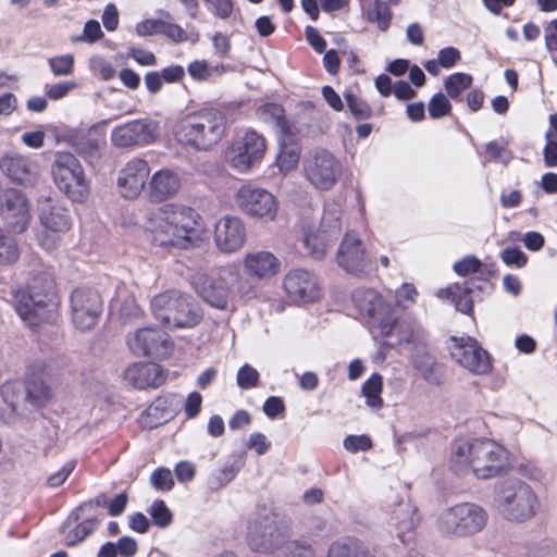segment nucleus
<instances>
[{"label":"nucleus","instance_id":"obj_1","mask_svg":"<svg viewBox=\"0 0 557 557\" xmlns=\"http://www.w3.org/2000/svg\"><path fill=\"white\" fill-rule=\"evenodd\" d=\"M147 230L156 245L188 249L202 235L201 216L190 207L168 203L152 211Z\"/></svg>","mask_w":557,"mask_h":557},{"label":"nucleus","instance_id":"obj_2","mask_svg":"<svg viewBox=\"0 0 557 557\" xmlns=\"http://www.w3.org/2000/svg\"><path fill=\"white\" fill-rule=\"evenodd\" d=\"M449 462L457 475L472 474L487 480L500 475L508 468L509 454L492 440L456 441Z\"/></svg>","mask_w":557,"mask_h":557},{"label":"nucleus","instance_id":"obj_3","mask_svg":"<svg viewBox=\"0 0 557 557\" xmlns=\"http://www.w3.org/2000/svg\"><path fill=\"white\" fill-rule=\"evenodd\" d=\"M226 124L224 112L206 108L180 119L173 127V136L187 149L209 151L223 138Z\"/></svg>","mask_w":557,"mask_h":557},{"label":"nucleus","instance_id":"obj_4","mask_svg":"<svg viewBox=\"0 0 557 557\" xmlns=\"http://www.w3.org/2000/svg\"><path fill=\"white\" fill-rule=\"evenodd\" d=\"M14 298L17 314L29 327L51 320L58 307L52 275L49 272L34 275L25 288L15 293Z\"/></svg>","mask_w":557,"mask_h":557},{"label":"nucleus","instance_id":"obj_5","mask_svg":"<svg viewBox=\"0 0 557 557\" xmlns=\"http://www.w3.org/2000/svg\"><path fill=\"white\" fill-rule=\"evenodd\" d=\"M151 310L157 320L169 327H194L201 321V312L193 298L171 289L153 297Z\"/></svg>","mask_w":557,"mask_h":557},{"label":"nucleus","instance_id":"obj_6","mask_svg":"<svg viewBox=\"0 0 557 557\" xmlns=\"http://www.w3.org/2000/svg\"><path fill=\"white\" fill-rule=\"evenodd\" d=\"M496 503L500 515L513 522H523L533 518L540 507L533 488L519 480L504 482Z\"/></svg>","mask_w":557,"mask_h":557},{"label":"nucleus","instance_id":"obj_7","mask_svg":"<svg viewBox=\"0 0 557 557\" xmlns=\"http://www.w3.org/2000/svg\"><path fill=\"white\" fill-rule=\"evenodd\" d=\"M57 188L73 202H84L90 190L89 181L79 160L71 152L58 151L51 164Z\"/></svg>","mask_w":557,"mask_h":557},{"label":"nucleus","instance_id":"obj_8","mask_svg":"<svg viewBox=\"0 0 557 557\" xmlns=\"http://www.w3.org/2000/svg\"><path fill=\"white\" fill-rule=\"evenodd\" d=\"M486 510L474 503H460L444 509L438 517V529L443 534L469 537L480 533L486 525Z\"/></svg>","mask_w":557,"mask_h":557},{"label":"nucleus","instance_id":"obj_9","mask_svg":"<svg viewBox=\"0 0 557 557\" xmlns=\"http://www.w3.org/2000/svg\"><path fill=\"white\" fill-rule=\"evenodd\" d=\"M341 161L329 150L314 148L302 159L305 178L319 190H330L342 175Z\"/></svg>","mask_w":557,"mask_h":557},{"label":"nucleus","instance_id":"obj_10","mask_svg":"<svg viewBox=\"0 0 557 557\" xmlns=\"http://www.w3.org/2000/svg\"><path fill=\"white\" fill-rule=\"evenodd\" d=\"M288 536L287 527L277 524L273 515H257L248 522L246 540L255 552L269 553L281 548Z\"/></svg>","mask_w":557,"mask_h":557},{"label":"nucleus","instance_id":"obj_11","mask_svg":"<svg viewBox=\"0 0 557 557\" xmlns=\"http://www.w3.org/2000/svg\"><path fill=\"white\" fill-rule=\"evenodd\" d=\"M267 150L265 138L253 129H248L225 151V161L239 173H246L260 163Z\"/></svg>","mask_w":557,"mask_h":557},{"label":"nucleus","instance_id":"obj_12","mask_svg":"<svg viewBox=\"0 0 557 557\" xmlns=\"http://www.w3.org/2000/svg\"><path fill=\"white\" fill-rule=\"evenodd\" d=\"M39 220L45 228L37 235L39 245L46 250H52L58 244V233H64L71 227L69 210L58 201L47 199L39 205Z\"/></svg>","mask_w":557,"mask_h":557},{"label":"nucleus","instance_id":"obj_13","mask_svg":"<svg viewBox=\"0 0 557 557\" xmlns=\"http://www.w3.org/2000/svg\"><path fill=\"white\" fill-rule=\"evenodd\" d=\"M235 201L243 212L255 219L272 221L277 214L276 198L263 188L244 185L237 190Z\"/></svg>","mask_w":557,"mask_h":557},{"label":"nucleus","instance_id":"obj_14","mask_svg":"<svg viewBox=\"0 0 557 557\" xmlns=\"http://www.w3.org/2000/svg\"><path fill=\"white\" fill-rule=\"evenodd\" d=\"M159 123L149 119L133 120L115 126L111 132V141L119 148L147 146L159 136Z\"/></svg>","mask_w":557,"mask_h":557},{"label":"nucleus","instance_id":"obj_15","mask_svg":"<svg viewBox=\"0 0 557 557\" xmlns=\"http://www.w3.org/2000/svg\"><path fill=\"white\" fill-rule=\"evenodd\" d=\"M0 215L14 233L26 231L30 214L25 195L14 188H5L0 183Z\"/></svg>","mask_w":557,"mask_h":557},{"label":"nucleus","instance_id":"obj_16","mask_svg":"<svg viewBox=\"0 0 557 557\" xmlns=\"http://www.w3.org/2000/svg\"><path fill=\"white\" fill-rule=\"evenodd\" d=\"M72 322L82 331L92 329L102 311L100 295L92 289L77 288L70 298Z\"/></svg>","mask_w":557,"mask_h":557},{"label":"nucleus","instance_id":"obj_17","mask_svg":"<svg viewBox=\"0 0 557 557\" xmlns=\"http://www.w3.org/2000/svg\"><path fill=\"white\" fill-rule=\"evenodd\" d=\"M450 346L451 358L462 368L473 374H485L491 368L487 351L472 337H453Z\"/></svg>","mask_w":557,"mask_h":557},{"label":"nucleus","instance_id":"obj_18","mask_svg":"<svg viewBox=\"0 0 557 557\" xmlns=\"http://www.w3.org/2000/svg\"><path fill=\"white\" fill-rule=\"evenodd\" d=\"M127 345L135 355L157 359L168 358L173 350L170 336L164 331L154 327L137 330L133 336H128Z\"/></svg>","mask_w":557,"mask_h":557},{"label":"nucleus","instance_id":"obj_19","mask_svg":"<svg viewBox=\"0 0 557 557\" xmlns=\"http://www.w3.org/2000/svg\"><path fill=\"white\" fill-rule=\"evenodd\" d=\"M352 301L359 312L379 324L381 333L389 336L395 326V319L389 315L391 308L385 305L382 297L373 289H356Z\"/></svg>","mask_w":557,"mask_h":557},{"label":"nucleus","instance_id":"obj_20","mask_svg":"<svg viewBox=\"0 0 557 557\" xmlns=\"http://www.w3.org/2000/svg\"><path fill=\"white\" fill-rule=\"evenodd\" d=\"M337 264L347 273L361 276L372 270V262L362 242L352 233H346L336 255Z\"/></svg>","mask_w":557,"mask_h":557},{"label":"nucleus","instance_id":"obj_21","mask_svg":"<svg viewBox=\"0 0 557 557\" xmlns=\"http://www.w3.org/2000/svg\"><path fill=\"white\" fill-rule=\"evenodd\" d=\"M283 288L295 304L312 302L320 297L318 278L305 269L288 271L283 280Z\"/></svg>","mask_w":557,"mask_h":557},{"label":"nucleus","instance_id":"obj_22","mask_svg":"<svg viewBox=\"0 0 557 557\" xmlns=\"http://www.w3.org/2000/svg\"><path fill=\"white\" fill-rule=\"evenodd\" d=\"M150 168L146 160L133 158L128 160L119 171L117 189L122 197L136 199L144 190Z\"/></svg>","mask_w":557,"mask_h":557},{"label":"nucleus","instance_id":"obj_23","mask_svg":"<svg viewBox=\"0 0 557 557\" xmlns=\"http://www.w3.org/2000/svg\"><path fill=\"white\" fill-rule=\"evenodd\" d=\"M245 240L246 228L239 218L225 215L216 222L214 243L221 252H235L244 246Z\"/></svg>","mask_w":557,"mask_h":557},{"label":"nucleus","instance_id":"obj_24","mask_svg":"<svg viewBox=\"0 0 557 557\" xmlns=\"http://www.w3.org/2000/svg\"><path fill=\"white\" fill-rule=\"evenodd\" d=\"M196 293L211 307L225 309L231 289L224 276L211 277L205 273H196L191 277Z\"/></svg>","mask_w":557,"mask_h":557},{"label":"nucleus","instance_id":"obj_25","mask_svg":"<svg viewBox=\"0 0 557 557\" xmlns=\"http://www.w3.org/2000/svg\"><path fill=\"white\" fill-rule=\"evenodd\" d=\"M243 267L250 277L269 280L281 271V261L270 251L256 250L245 255Z\"/></svg>","mask_w":557,"mask_h":557},{"label":"nucleus","instance_id":"obj_26","mask_svg":"<svg viewBox=\"0 0 557 557\" xmlns=\"http://www.w3.org/2000/svg\"><path fill=\"white\" fill-rule=\"evenodd\" d=\"M124 381L134 388L159 387L165 381L162 368L157 363L135 362L124 371Z\"/></svg>","mask_w":557,"mask_h":557},{"label":"nucleus","instance_id":"obj_27","mask_svg":"<svg viewBox=\"0 0 557 557\" xmlns=\"http://www.w3.org/2000/svg\"><path fill=\"white\" fill-rule=\"evenodd\" d=\"M180 175L169 169L154 172L148 182L147 196L151 202H162L173 198L180 190Z\"/></svg>","mask_w":557,"mask_h":557},{"label":"nucleus","instance_id":"obj_28","mask_svg":"<svg viewBox=\"0 0 557 557\" xmlns=\"http://www.w3.org/2000/svg\"><path fill=\"white\" fill-rule=\"evenodd\" d=\"M0 168L13 182L24 186H33L38 177L37 166L21 154L2 157Z\"/></svg>","mask_w":557,"mask_h":557},{"label":"nucleus","instance_id":"obj_29","mask_svg":"<svg viewBox=\"0 0 557 557\" xmlns=\"http://www.w3.org/2000/svg\"><path fill=\"white\" fill-rule=\"evenodd\" d=\"M413 368L429 384L440 386L444 383L446 373L444 364L424 350H417L412 356Z\"/></svg>","mask_w":557,"mask_h":557},{"label":"nucleus","instance_id":"obj_30","mask_svg":"<svg viewBox=\"0 0 557 557\" xmlns=\"http://www.w3.org/2000/svg\"><path fill=\"white\" fill-rule=\"evenodd\" d=\"M417 507L411 502H401L393 510L391 517V525L396 528L397 537L403 542H407L406 534L414 530L419 522Z\"/></svg>","mask_w":557,"mask_h":557},{"label":"nucleus","instance_id":"obj_31","mask_svg":"<svg viewBox=\"0 0 557 557\" xmlns=\"http://www.w3.org/2000/svg\"><path fill=\"white\" fill-rule=\"evenodd\" d=\"M474 290V282L465 281L462 284H455L451 287L438 292V296L449 299L456 309L462 313L470 314L473 308V299L471 294Z\"/></svg>","mask_w":557,"mask_h":557},{"label":"nucleus","instance_id":"obj_32","mask_svg":"<svg viewBox=\"0 0 557 557\" xmlns=\"http://www.w3.org/2000/svg\"><path fill=\"white\" fill-rule=\"evenodd\" d=\"M258 119L275 127L284 136L293 135V126L285 116V111L281 104L265 103L257 109Z\"/></svg>","mask_w":557,"mask_h":557},{"label":"nucleus","instance_id":"obj_33","mask_svg":"<svg viewBox=\"0 0 557 557\" xmlns=\"http://www.w3.org/2000/svg\"><path fill=\"white\" fill-rule=\"evenodd\" d=\"M103 143V139L96 135L94 128H90L87 133L76 135L72 139L75 151L90 163L100 158Z\"/></svg>","mask_w":557,"mask_h":557},{"label":"nucleus","instance_id":"obj_34","mask_svg":"<svg viewBox=\"0 0 557 557\" xmlns=\"http://www.w3.org/2000/svg\"><path fill=\"white\" fill-rule=\"evenodd\" d=\"M319 230L326 234L329 239H337L342 233V208L334 200H327L323 207Z\"/></svg>","mask_w":557,"mask_h":557},{"label":"nucleus","instance_id":"obj_35","mask_svg":"<svg viewBox=\"0 0 557 557\" xmlns=\"http://www.w3.org/2000/svg\"><path fill=\"white\" fill-rule=\"evenodd\" d=\"M51 391L45 384L41 376L34 373L24 383V403H28L34 407H40L50 398Z\"/></svg>","mask_w":557,"mask_h":557},{"label":"nucleus","instance_id":"obj_36","mask_svg":"<svg viewBox=\"0 0 557 557\" xmlns=\"http://www.w3.org/2000/svg\"><path fill=\"white\" fill-rule=\"evenodd\" d=\"M326 234H322L321 230L314 231L312 227L304 228V245L310 255L315 260L324 258L326 250L331 243L335 239H329Z\"/></svg>","mask_w":557,"mask_h":557},{"label":"nucleus","instance_id":"obj_37","mask_svg":"<svg viewBox=\"0 0 557 557\" xmlns=\"http://www.w3.org/2000/svg\"><path fill=\"white\" fill-rule=\"evenodd\" d=\"M327 557H375L370 554L359 541L347 539L333 543L329 549Z\"/></svg>","mask_w":557,"mask_h":557},{"label":"nucleus","instance_id":"obj_38","mask_svg":"<svg viewBox=\"0 0 557 557\" xmlns=\"http://www.w3.org/2000/svg\"><path fill=\"white\" fill-rule=\"evenodd\" d=\"M382 388L383 379L377 373L372 374L362 385L361 393L366 398V404L372 409H380L383 406Z\"/></svg>","mask_w":557,"mask_h":557},{"label":"nucleus","instance_id":"obj_39","mask_svg":"<svg viewBox=\"0 0 557 557\" xmlns=\"http://www.w3.org/2000/svg\"><path fill=\"white\" fill-rule=\"evenodd\" d=\"M368 21L375 23L377 28L386 32L391 25L392 12L388 4L382 0H373L367 10Z\"/></svg>","mask_w":557,"mask_h":557},{"label":"nucleus","instance_id":"obj_40","mask_svg":"<svg viewBox=\"0 0 557 557\" xmlns=\"http://www.w3.org/2000/svg\"><path fill=\"white\" fill-rule=\"evenodd\" d=\"M472 84V76L466 73H454L449 75L444 87L449 98L457 99Z\"/></svg>","mask_w":557,"mask_h":557},{"label":"nucleus","instance_id":"obj_41","mask_svg":"<svg viewBox=\"0 0 557 557\" xmlns=\"http://www.w3.org/2000/svg\"><path fill=\"white\" fill-rule=\"evenodd\" d=\"M20 256L15 238L0 228V264H12Z\"/></svg>","mask_w":557,"mask_h":557},{"label":"nucleus","instance_id":"obj_42","mask_svg":"<svg viewBox=\"0 0 557 557\" xmlns=\"http://www.w3.org/2000/svg\"><path fill=\"white\" fill-rule=\"evenodd\" d=\"M225 272L236 280L233 292L242 299L249 300L257 296V287L251 278L239 276L237 269L234 267L228 268Z\"/></svg>","mask_w":557,"mask_h":557},{"label":"nucleus","instance_id":"obj_43","mask_svg":"<svg viewBox=\"0 0 557 557\" xmlns=\"http://www.w3.org/2000/svg\"><path fill=\"white\" fill-rule=\"evenodd\" d=\"M300 159V148L297 146H286L281 148L276 158V164L281 172L287 173L294 170Z\"/></svg>","mask_w":557,"mask_h":557},{"label":"nucleus","instance_id":"obj_44","mask_svg":"<svg viewBox=\"0 0 557 557\" xmlns=\"http://www.w3.org/2000/svg\"><path fill=\"white\" fill-rule=\"evenodd\" d=\"M1 396L12 410H16L18 404L24 401V383L20 381L5 382L1 386Z\"/></svg>","mask_w":557,"mask_h":557},{"label":"nucleus","instance_id":"obj_45","mask_svg":"<svg viewBox=\"0 0 557 557\" xmlns=\"http://www.w3.org/2000/svg\"><path fill=\"white\" fill-rule=\"evenodd\" d=\"M99 521L97 519H87L77 524L71 530L66 537L65 543L67 546H74L77 543L84 541L89 534L94 532Z\"/></svg>","mask_w":557,"mask_h":557},{"label":"nucleus","instance_id":"obj_46","mask_svg":"<svg viewBox=\"0 0 557 557\" xmlns=\"http://www.w3.org/2000/svg\"><path fill=\"white\" fill-rule=\"evenodd\" d=\"M48 64L54 76H67L74 71V57L72 54L52 57L48 60Z\"/></svg>","mask_w":557,"mask_h":557},{"label":"nucleus","instance_id":"obj_47","mask_svg":"<svg viewBox=\"0 0 557 557\" xmlns=\"http://www.w3.org/2000/svg\"><path fill=\"white\" fill-rule=\"evenodd\" d=\"M156 525L160 528H166L172 522V513L166 507L165 503L161 499H157L152 503L148 510Z\"/></svg>","mask_w":557,"mask_h":557},{"label":"nucleus","instance_id":"obj_48","mask_svg":"<svg viewBox=\"0 0 557 557\" xmlns=\"http://www.w3.org/2000/svg\"><path fill=\"white\" fill-rule=\"evenodd\" d=\"M428 110L432 119H441L450 112L451 104L444 94L436 92L430 99Z\"/></svg>","mask_w":557,"mask_h":557},{"label":"nucleus","instance_id":"obj_49","mask_svg":"<svg viewBox=\"0 0 557 557\" xmlns=\"http://www.w3.org/2000/svg\"><path fill=\"white\" fill-rule=\"evenodd\" d=\"M236 382L243 389L255 388L259 385V372L250 364H244L237 371Z\"/></svg>","mask_w":557,"mask_h":557},{"label":"nucleus","instance_id":"obj_50","mask_svg":"<svg viewBox=\"0 0 557 557\" xmlns=\"http://www.w3.org/2000/svg\"><path fill=\"white\" fill-rule=\"evenodd\" d=\"M347 107L357 120H367L371 116L370 106L362 99L348 92L345 95Z\"/></svg>","mask_w":557,"mask_h":557},{"label":"nucleus","instance_id":"obj_51","mask_svg":"<svg viewBox=\"0 0 557 557\" xmlns=\"http://www.w3.org/2000/svg\"><path fill=\"white\" fill-rule=\"evenodd\" d=\"M344 448L349 453L367 451L372 447L371 438L366 435H348L343 442Z\"/></svg>","mask_w":557,"mask_h":557},{"label":"nucleus","instance_id":"obj_52","mask_svg":"<svg viewBox=\"0 0 557 557\" xmlns=\"http://www.w3.org/2000/svg\"><path fill=\"white\" fill-rule=\"evenodd\" d=\"M283 557H315L312 547L304 542H285Z\"/></svg>","mask_w":557,"mask_h":557},{"label":"nucleus","instance_id":"obj_53","mask_svg":"<svg viewBox=\"0 0 557 557\" xmlns=\"http://www.w3.org/2000/svg\"><path fill=\"white\" fill-rule=\"evenodd\" d=\"M151 484L159 491H170L173 485V476L169 469L159 468L154 470L150 476Z\"/></svg>","mask_w":557,"mask_h":557},{"label":"nucleus","instance_id":"obj_54","mask_svg":"<svg viewBox=\"0 0 557 557\" xmlns=\"http://www.w3.org/2000/svg\"><path fill=\"white\" fill-rule=\"evenodd\" d=\"M103 33L101 30L100 24L96 20H89L85 23L83 34L75 37L74 41H85L88 44H94L102 38Z\"/></svg>","mask_w":557,"mask_h":557},{"label":"nucleus","instance_id":"obj_55","mask_svg":"<svg viewBox=\"0 0 557 557\" xmlns=\"http://www.w3.org/2000/svg\"><path fill=\"white\" fill-rule=\"evenodd\" d=\"M482 267V262L474 256H467L462 260L454 264V270L460 276L478 273Z\"/></svg>","mask_w":557,"mask_h":557},{"label":"nucleus","instance_id":"obj_56","mask_svg":"<svg viewBox=\"0 0 557 557\" xmlns=\"http://www.w3.org/2000/svg\"><path fill=\"white\" fill-rule=\"evenodd\" d=\"M242 467L240 461L226 462L215 476L216 486L222 487L231 482L238 473Z\"/></svg>","mask_w":557,"mask_h":557},{"label":"nucleus","instance_id":"obj_57","mask_svg":"<svg viewBox=\"0 0 557 557\" xmlns=\"http://www.w3.org/2000/svg\"><path fill=\"white\" fill-rule=\"evenodd\" d=\"M546 145L544 147V163L547 168L557 166V140L553 138V132L548 129L545 133Z\"/></svg>","mask_w":557,"mask_h":557},{"label":"nucleus","instance_id":"obj_58","mask_svg":"<svg viewBox=\"0 0 557 557\" xmlns=\"http://www.w3.org/2000/svg\"><path fill=\"white\" fill-rule=\"evenodd\" d=\"M500 257L507 265H515L517 268L524 267L528 261L527 255L518 248H506L502 251Z\"/></svg>","mask_w":557,"mask_h":557},{"label":"nucleus","instance_id":"obj_59","mask_svg":"<svg viewBox=\"0 0 557 557\" xmlns=\"http://www.w3.org/2000/svg\"><path fill=\"white\" fill-rule=\"evenodd\" d=\"M160 34L175 42H183L187 40V33L180 25L163 20L161 23Z\"/></svg>","mask_w":557,"mask_h":557},{"label":"nucleus","instance_id":"obj_60","mask_svg":"<svg viewBox=\"0 0 557 557\" xmlns=\"http://www.w3.org/2000/svg\"><path fill=\"white\" fill-rule=\"evenodd\" d=\"M437 59L442 67L450 69L461 59V53L455 47H446L438 51Z\"/></svg>","mask_w":557,"mask_h":557},{"label":"nucleus","instance_id":"obj_61","mask_svg":"<svg viewBox=\"0 0 557 557\" xmlns=\"http://www.w3.org/2000/svg\"><path fill=\"white\" fill-rule=\"evenodd\" d=\"M189 75L196 81H207L210 78L212 70L205 60H197L188 65Z\"/></svg>","mask_w":557,"mask_h":557},{"label":"nucleus","instance_id":"obj_62","mask_svg":"<svg viewBox=\"0 0 557 557\" xmlns=\"http://www.w3.org/2000/svg\"><path fill=\"white\" fill-rule=\"evenodd\" d=\"M417 295L416 287L406 283L396 290V301L399 306L407 307L408 304L414 302Z\"/></svg>","mask_w":557,"mask_h":557},{"label":"nucleus","instance_id":"obj_63","mask_svg":"<svg viewBox=\"0 0 557 557\" xmlns=\"http://www.w3.org/2000/svg\"><path fill=\"white\" fill-rule=\"evenodd\" d=\"M91 66L96 71L100 78L103 81H110L115 76V69L110 62L102 58H95L91 60Z\"/></svg>","mask_w":557,"mask_h":557},{"label":"nucleus","instance_id":"obj_64","mask_svg":"<svg viewBox=\"0 0 557 557\" xmlns=\"http://www.w3.org/2000/svg\"><path fill=\"white\" fill-rule=\"evenodd\" d=\"M75 468V462L74 461H67L63 465V467L55 473H52L48 480H47V484L51 487H58L60 486L62 483H64V481L69 478V475L72 473V471L74 470Z\"/></svg>","mask_w":557,"mask_h":557}]
</instances>
